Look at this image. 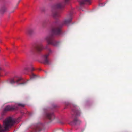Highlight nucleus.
I'll use <instances>...</instances> for the list:
<instances>
[{
    "instance_id": "423d86ee",
    "label": "nucleus",
    "mask_w": 132,
    "mask_h": 132,
    "mask_svg": "<svg viewBox=\"0 0 132 132\" xmlns=\"http://www.w3.org/2000/svg\"><path fill=\"white\" fill-rule=\"evenodd\" d=\"M22 79L21 77L15 76L14 78L11 79L10 81V83L12 84H13L15 83H17L18 85H22L25 84V82H23L19 83Z\"/></svg>"
},
{
    "instance_id": "f257e3e1",
    "label": "nucleus",
    "mask_w": 132,
    "mask_h": 132,
    "mask_svg": "<svg viewBox=\"0 0 132 132\" xmlns=\"http://www.w3.org/2000/svg\"><path fill=\"white\" fill-rule=\"evenodd\" d=\"M62 26H57L53 28L52 30V34L47 36L45 38L48 43L46 46L45 49L47 50V53L42 57V60L41 62L44 64H48L49 61L48 57L52 53V51L49 48L48 45H51L54 46H57L60 42L55 41L54 38V35H59L62 34L61 30Z\"/></svg>"
},
{
    "instance_id": "7ed1b4c3",
    "label": "nucleus",
    "mask_w": 132,
    "mask_h": 132,
    "mask_svg": "<svg viewBox=\"0 0 132 132\" xmlns=\"http://www.w3.org/2000/svg\"><path fill=\"white\" fill-rule=\"evenodd\" d=\"M70 3L69 1H63L62 2L56 4L52 10V15L55 18L60 16V14L57 10V9H62L64 8L65 5Z\"/></svg>"
},
{
    "instance_id": "a211bd4d",
    "label": "nucleus",
    "mask_w": 132,
    "mask_h": 132,
    "mask_svg": "<svg viewBox=\"0 0 132 132\" xmlns=\"http://www.w3.org/2000/svg\"><path fill=\"white\" fill-rule=\"evenodd\" d=\"M102 5V4L101 3V4H99V5L101 6H104V5Z\"/></svg>"
},
{
    "instance_id": "20e7f679",
    "label": "nucleus",
    "mask_w": 132,
    "mask_h": 132,
    "mask_svg": "<svg viewBox=\"0 0 132 132\" xmlns=\"http://www.w3.org/2000/svg\"><path fill=\"white\" fill-rule=\"evenodd\" d=\"M72 111L74 114L72 115V117L74 118V119L72 122V124L73 125L79 124L81 121L78 119L77 117L80 116L81 114L80 111L76 108H75L73 109Z\"/></svg>"
},
{
    "instance_id": "dca6fc26",
    "label": "nucleus",
    "mask_w": 132,
    "mask_h": 132,
    "mask_svg": "<svg viewBox=\"0 0 132 132\" xmlns=\"http://www.w3.org/2000/svg\"><path fill=\"white\" fill-rule=\"evenodd\" d=\"M33 31L32 30L30 29L28 31V33L30 34H31L32 32Z\"/></svg>"
},
{
    "instance_id": "aec40b11",
    "label": "nucleus",
    "mask_w": 132,
    "mask_h": 132,
    "mask_svg": "<svg viewBox=\"0 0 132 132\" xmlns=\"http://www.w3.org/2000/svg\"><path fill=\"white\" fill-rule=\"evenodd\" d=\"M20 119V118H18V119Z\"/></svg>"
},
{
    "instance_id": "1a4fd4ad",
    "label": "nucleus",
    "mask_w": 132,
    "mask_h": 132,
    "mask_svg": "<svg viewBox=\"0 0 132 132\" xmlns=\"http://www.w3.org/2000/svg\"><path fill=\"white\" fill-rule=\"evenodd\" d=\"M35 50L38 52H41L43 49L42 45L41 44L36 45L34 47Z\"/></svg>"
},
{
    "instance_id": "412c9836",
    "label": "nucleus",
    "mask_w": 132,
    "mask_h": 132,
    "mask_svg": "<svg viewBox=\"0 0 132 132\" xmlns=\"http://www.w3.org/2000/svg\"><path fill=\"white\" fill-rule=\"evenodd\" d=\"M1 69V68H0V70Z\"/></svg>"
},
{
    "instance_id": "9d476101",
    "label": "nucleus",
    "mask_w": 132,
    "mask_h": 132,
    "mask_svg": "<svg viewBox=\"0 0 132 132\" xmlns=\"http://www.w3.org/2000/svg\"><path fill=\"white\" fill-rule=\"evenodd\" d=\"M78 2L81 6L85 5H89L92 3L91 1H78Z\"/></svg>"
},
{
    "instance_id": "ddd939ff",
    "label": "nucleus",
    "mask_w": 132,
    "mask_h": 132,
    "mask_svg": "<svg viewBox=\"0 0 132 132\" xmlns=\"http://www.w3.org/2000/svg\"><path fill=\"white\" fill-rule=\"evenodd\" d=\"M30 66H26L24 68V70L27 72H29L30 71Z\"/></svg>"
},
{
    "instance_id": "4468645a",
    "label": "nucleus",
    "mask_w": 132,
    "mask_h": 132,
    "mask_svg": "<svg viewBox=\"0 0 132 132\" xmlns=\"http://www.w3.org/2000/svg\"><path fill=\"white\" fill-rule=\"evenodd\" d=\"M18 106L21 107H24L25 106V105L24 104L21 103H18L17 104Z\"/></svg>"
},
{
    "instance_id": "0eeeda50",
    "label": "nucleus",
    "mask_w": 132,
    "mask_h": 132,
    "mask_svg": "<svg viewBox=\"0 0 132 132\" xmlns=\"http://www.w3.org/2000/svg\"><path fill=\"white\" fill-rule=\"evenodd\" d=\"M73 12L72 11H70L67 16V18L65 19L63 22L62 25L65 24L68 25L71 22L72 19V15Z\"/></svg>"
},
{
    "instance_id": "6ab92c4d",
    "label": "nucleus",
    "mask_w": 132,
    "mask_h": 132,
    "mask_svg": "<svg viewBox=\"0 0 132 132\" xmlns=\"http://www.w3.org/2000/svg\"><path fill=\"white\" fill-rule=\"evenodd\" d=\"M14 12V10H13L11 12V13H12Z\"/></svg>"
},
{
    "instance_id": "f03ea898",
    "label": "nucleus",
    "mask_w": 132,
    "mask_h": 132,
    "mask_svg": "<svg viewBox=\"0 0 132 132\" xmlns=\"http://www.w3.org/2000/svg\"><path fill=\"white\" fill-rule=\"evenodd\" d=\"M18 121L10 117L6 118L3 121V125L2 126L0 125V132H5L14 123H18Z\"/></svg>"
},
{
    "instance_id": "39448f33",
    "label": "nucleus",
    "mask_w": 132,
    "mask_h": 132,
    "mask_svg": "<svg viewBox=\"0 0 132 132\" xmlns=\"http://www.w3.org/2000/svg\"><path fill=\"white\" fill-rule=\"evenodd\" d=\"M18 109V106L16 105L14 106H7L4 109L3 112L1 114V115L2 116L4 115L8 111L16 110Z\"/></svg>"
},
{
    "instance_id": "f8f14e48",
    "label": "nucleus",
    "mask_w": 132,
    "mask_h": 132,
    "mask_svg": "<svg viewBox=\"0 0 132 132\" xmlns=\"http://www.w3.org/2000/svg\"><path fill=\"white\" fill-rule=\"evenodd\" d=\"M30 77L32 78H35L38 77L37 75H36L33 73H31Z\"/></svg>"
},
{
    "instance_id": "2eb2a0df",
    "label": "nucleus",
    "mask_w": 132,
    "mask_h": 132,
    "mask_svg": "<svg viewBox=\"0 0 132 132\" xmlns=\"http://www.w3.org/2000/svg\"><path fill=\"white\" fill-rule=\"evenodd\" d=\"M6 10V8L5 7L1 9V11L3 12H4Z\"/></svg>"
},
{
    "instance_id": "f3484780",
    "label": "nucleus",
    "mask_w": 132,
    "mask_h": 132,
    "mask_svg": "<svg viewBox=\"0 0 132 132\" xmlns=\"http://www.w3.org/2000/svg\"><path fill=\"white\" fill-rule=\"evenodd\" d=\"M30 68L31 71H33L35 70L34 68L32 66H30Z\"/></svg>"
},
{
    "instance_id": "6e6552de",
    "label": "nucleus",
    "mask_w": 132,
    "mask_h": 132,
    "mask_svg": "<svg viewBox=\"0 0 132 132\" xmlns=\"http://www.w3.org/2000/svg\"><path fill=\"white\" fill-rule=\"evenodd\" d=\"M43 127V124L39 123L36 125L33 130V132H39L40 131Z\"/></svg>"
},
{
    "instance_id": "4be33fe9",
    "label": "nucleus",
    "mask_w": 132,
    "mask_h": 132,
    "mask_svg": "<svg viewBox=\"0 0 132 132\" xmlns=\"http://www.w3.org/2000/svg\"><path fill=\"white\" fill-rule=\"evenodd\" d=\"M1 119V118H0V119Z\"/></svg>"
},
{
    "instance_id": "9b49d317",
    "label": "nucleus",
    "mask_w": 132,
    "mask_h": 132,
    "mask_svg": "<svg viewBox=\"0 0 132 132\" xmlns=\"http://www.w3.org/2000/svg\"><path fill=\"white\" fill-rule=\"evenodd\" d=\"M46 117L50 120L54 119V115L53 113H48L46 114Z\"/></svg>"
}]
</instances>
